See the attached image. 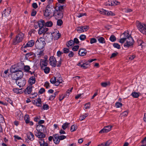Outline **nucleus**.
Masks as SVG:
<instances>
[{
    "instance_id": "obj_1",
    "label": "nucleus",
    "mask_w": 146,
    "mask_h": 146,
    "mask_svg": "<svg viewBox=\"0 0 146 146\" xmlns=\"http://www.w3.org/2000/svg\"><path fill=\"white\" fill-rule=\"evenodd\" d=\"M124 35V37L121 38L119 42L123 44L126 41L123 46L124 47L128 48L132 46L134 43V40L131 35L127 32H124L123 34Z\"/></svg>"
},
{
    "instance_id": "obj_2",
    "label": "nucleus",
    "mask_w": 146,
    "mask_h": 146,
    "mask_svg": "<svg viewBox=\"0 0 146 146\" xmlns=\"http://www.w3.org/2000/svg\"><path fill=\"white\" fill-rule=\"evenodd\" d=\"M44 38L40 37L38 38L35 43L36 48L39 49H42L44 48L46 44Z\"/></svg>"
},
{
    "instance_id": "obj_3",
    "label": "nucleus",
    "mask_w": 146,
    "mask_h": 146,
    "mask_svg": "<svg viewBox=\"0 0 146 146\" xmlns=\"http://www.w3.org/2000/svg\"><path fill=\"white\" fill-rule=\"evenodd\" d=\"M24 37V34L21 32H19L13 40V44L16 45L19 43L22 42Z\"/></svg>"
},
{
    "instance_id": "obj_4",
    "label": "nucleus",
    "mask_w": 146,
    "mask_h": 146,
    "mask_svg": "<svg viewBox=\"0 0 146 146\" xmlns=\"http://www.w3.org/2000/svg\"><path fill=\"white\" fill-rule=\"evenodd\" d=\"M23 76V73L22 71H19L11 75V78L13 80H17L21 79Z\"/></svg>"
},
{
    "instance_id": "obj_5",
    "label": "nucleus",
    "mask_w": 146,
    "mask_h": 146,
    "mask_svg": "<svg viewBox=\"0 0 146 146\" xmlns=\"http://www.w3.org/2000/svg\"><path fill=\"white\" fill-rule=\"evenodd\" d=\"M53 10L52 6L48 5L44 12V16L45 17L49 16L52 12Z\"/></svg>"
},
{
    "instance_id": "obj_6",
    "label": "nucleus",
    "mask_w": 146,
    "mask_h": 146,
    "mask_svg": "<svg viewBox=\"0 0 146 146\" xmlns=\"http://www.w3.org/2000/svg\"><path fill=\"white\" fill-rule=\"evenodd\" d=\"M18 66H13L10 68L11 72L12 73H16L19 71H21L22 69L23 68V66H20L19 64Z\"/></svg>"
},
{
    "instance_id": "obj_7",
    "label": "nucleus",
    "mask_w": 146,
    "mask_h": 146,
    "mask_svg": "<svg viewBox=\"0 0 146 146\" xmlns=\"http://www.w3.org/2000/svg\"><path fill=\"white\" fill-rule=\"evenodd\" d=\"M44 36L45 38V40L48 42H50L52 41L53 36L51 33L47 32L44 34Z\"/></svg>"
},
{
    "instance_id": "obj_8",
    "label": "nucleus",
    "mask_w": 146,
    "mask_h": 146,
    "mask_svg": "<svg viewBox=\"0 0 146 146\" xmlns=\"http://www.w3.org/2000/svg\"><path fill=\"white\" fill-rule=\"evenodd\" d=\"M35 135L39 139V140L40 139H43V138L45 137V135L43 133V132L39 131H34Z\"/></svg>"
},
{
    "instance_id": "obj_9",
    "label": "nucleus",
    "mask_w": 146,
    "mask_h": 146,
    "mask_svg": "<svg viewBox=\"0 0 146 146\" xmlns=\"http://www.w3.org/2000/svg\"><path fill=\"white\" fill-rule=\"evenodd\" d=\"M34 27H43L45 26V23L44 21L42 19L40 20L38 22H35L34 23Z\"/></svg>"
},
{
    "instance_id": "obj_10",
    "label": "nucleus",
    "mask_w": 146,
    "mask_h": 146,
    "mask_svg": "<svg viewBox=\"0 0 146 146\" xmlns=\"http://www.w3.org/2000/svg\"><path fill=\"white\" fill-rule=\"evenodd\" d=\"M17 84L20 88L26 84V80L24 78L16 80Z\"/></svg>"
},
{
    "instance_id": "obj_11",
    "label": "nucleus",
    "mask_w": 146,
    "mask_h": 146,
    "mask_svg": "<svg viewBox=\"0 0 146 146\" xmlns=\"http://www.w3.org/2000/svg\"><path fill=\"white\" fill-rule=\"evenodd\" d=\"M49 64L52 67H55L56 66V60L54 56H52L50 57L49 59Z\"/></svg>"
},
{
    "instance_id": "obj_12",
    "label": "nucleus",
    "mask_w": 146,
    "mask_h": 146,
    "mask_svg": "<svg viewBox=\"0 0 146 146\" xmlns=\"http://www.w3.org/2000/svg\"><path fill=\"white\" fill-rule=\"evenodd\" d=\"M56 18H62L63 17V10H58L56 11L54 13Z\"/></svg>"
},
{
    "instance_id": "obj_13",
    "label": "nucleus",
    "mask_w": 146,
    "mask_h": 146,
    "mask_svg": "<svg viewBox=\"0 0 146 146\" xmlns=\"http://www.w3.org/2000/svg\"><path fill=\"white\" fill-rule=\"evenodd\" d=\"M19 64L20 66H22L23 68V67L25 72L30 73L31 74H33L34 73V71L31 72V71L29 70L30 69V68L29 66L28 65H25L23 66L22 63Z\"/></svg>"
},
{
    "instance_id": "obj_14",
    "label": "nucleus",
    "mask_w": 146,
    "mask_h": 146,
    "mask_svg": "<svg viewBox=\"0 0 146 146\" xmlns=\"http://www.w3.org/2000/svg\"><path fill=\"white\" fill-rule=\"evenodd\" d=\"M111 127L112 126H108L105 127L103 129L99 131V133H102L104 132H108L111 130Z\"/></svg>"
},
{
    "instance_id": "obj_15",
    "label": "nucleus",
    "mask_w": 146,
    "mask_h": 146,
    "mask_svg": "<svg viewBox=\"0 0 146 146\" xmlns=\"http://www.w3.org/2000/svg\"><path fill=\"white\" fill-rule=\"evenodd\" d=\"M45 129V126L42 125H39L36 126V131H38L44 133V132Z\"/></svg>"
},
{
    "instance_id": "obj_16",
    "label": "nucleus",
    "mask_w": 146,
    "mask_h": 146,
    "mask_svg": "<svg viewBox=\"0 0 146 146\" xmlns=\"http://www.w3.org/2000/svg\"><path fill=\"white\" fill-rule=\"evenodd\" d=\"M48 63V62L44 60L43 59H41L40 62V68H41L46 66H47Z\"/></svg>"
},
{
    "instance_id": "obj_17",
    "label": "nucleus",
    "mask_w": 146,
    "mask_h": 146,
    "mask_svg": "<svg viewBox=\"0 0 146 146\" xmlns=\"http://www.w3.org/2000/svg\"><path fill=\"white\" fill-rule=\"evenodd\" d=\"M11 12V9L10 8L5 9L2 13V17H7L8 16Z\"/></svg>"
},
{
    "instance_id": "obj_18",
    "label": "nucleus",
    "mask_w": 146,
    "mask_h": 146,
    "mask_svg": "<svg viewBox=\"0 0 146 146\" xmlns=\"http://www.w3.org/2000/svg\"><path fill=\"white\" fill-rule=\"evenodd\" d=\"M53 141L54 143L56 144H58L60 141L59 137V135L56 134L53 135Z\"/></svg>"
},
{
    "instance_id": "obj_19",
    "label": "nucleus",
    "mask_w": 146,
    "mask_h": 146,
    "mask_svg": "<svg viewBox=\"0 0 146 146\" xmlns=\"http://www.w3.org/2000/svg\"><path fill=\"white\" fill-rule=\"evenodd\" d=\"M48 30V28H40L38 31V33L40 35L43 34V36H44V34L46 33V32Z\"/></svg>"
},
{
    "instance_id": "obj_20",
    "label": "nucleus",
    "mask_w": 146,
    "mask_h": 146,
    "mask_svg": "<svg viewBox=\"0 0 146 146\" xmlns=\"http://www.w3.org/2000/svg\"><path fill=\"white\" fill-rule=\"evenodd\" d=\"M87 53V50L85 49H80L79 51L78 54L80 56H84Z\"/></svg>"
},
{
    "instance_id": "obj_21",
    "label": "nucleus",
    "mask_w": 146,
    "mask_h": 146,
    "mask_svg": "<svg viewBox=\"0 0 146 146\" xmlns=\"http://www.w3.org/2000/svg\"><path fill=\"white\" fill-rule=\"evenodd\" d=\"M32 86L29 85L25 90L24 92L26 94H29L31 93L32 91Z\"/></svg>"
},
{
    "instance_id": "obj_22",
    "label": "nucleus",
    "mask_w": 146,
    "mask_h": 146,
    "mask_svg": "<svg viewBox=\"0 0 146 146\" xmlns=\"http://www.w3.org/2000/svg\"><path fill=\"white\" fill-rule=\"evenodd\" d=\"M35 76H32L30 77L29 80L28 82L30 84V85H32L35 82Z\"/></svg>"
},
{
    "instance_id": "obj_23",
    "label": "nucleus",
    "mask_w": 146,
    "mask_h": 146,
    "mask_svg": "<svg viewBox=\"0 0 146 146\" xmlns=\"http://www.w3.org/2000/svg\"><path fill=\"white\" fill-rule=\"evenodd\" d=\"M35 41L33 40H31L29 41L25 45L24 47H31L33 46L34 44Z\"/></svg>"
},
{
    "instance_id": "obj_24",
    "label": "nucleus",
    "mask_w": 146,
    "mask_h": 146,
    "mask_svg": "<svg viewBox=\"0 0 146 146\" xmlns=\"http://www.w3.org/2000/svg\"><path fill=\"white\" fill-rule=\"evenodd\" d=\"M136 25L137 27H146V25L137 21L136 22Z\"/></svg>"
},
{
    "instance_id": "obj_25",
    "label": "nucleus",
    "mask_w": 146,
    "mask_h": 146,
    "mask_svg": "<svg viewBox=\"0 0 146 146\" xmlns=\"http://www.w3.org/2000/svg\"><path fill=\"white\" fill-rule=\"evenodd\" d=\"M27 136L28 139L30 140L33 141L35 139L34 135L31 132H30L28 133L27 135Z\"/></svg>"
},
{
    "instance_id": "obj_26",
    "label": "nucleus",
    "mask_w": 146,
    "mask_h": 146,
    "mask_svg": "<svg viewBox=\"0 0 146 146\" xmlns=\"http://www.w3.org/2000/svg\"><path fill=\"white\" fill-rule=\"evenodd\" d=\"M41 69L42 70H43L44 73L46 74H48L49 73L50 70V68L48 67H47V66H46L43 68H41Z\"/></svg>"
},
{
    "instance_id": "obj_27",
    "label": "nucleus",
    "mask_w": 146,
    "mask_h": 146,
    "mask_svg": "<svg viewBox=\"0 0 146 146\" xmlns=\"http://www.w3.org/2000/svg\"><path fill=\"white\" fill-rule=\"evenodd\" d=\"M39 142L40 146H48V144L46 143H45L44 139H40L39 140Z\"/></svg>"
},
{
    "instance_id": "obj_28",
    "label": "nucleus",
    "mask_w": 146,
    "mask_h": 146,
    "mask_svg": "<svg viewBox=\"0 0 146 146\" xmlns=\"http://www.w3.org/2000/svg\"><path fill=\"white\" fill-rule=\"evenodd\" d=\"M33 103L37 106L38 107H41L42 106V104H41V100L38 99V100L37 101L34 100Z\"/></svg>"
},
{
    "instance_id": "obj_29",
    "label": "nucleus",
    "mask_w": 146,
    "mask_h": 146,
    "mask_svg": "<svg viewBox=\"0 0 146 146\" xmlns=\"http://www.w3.org/2000/svg\"><path fill=\"white\" fill-rule=\"evenodd\" d=\"M77 30L79 33H82L86 31L89 28H77Z\"/></svg>"
},
{
    "instance_id": "obj_30",
    "label": "nucleus",
    "mask_w": 146,
    "mask_h": 146,
    "mask_svg": "<svg viewBox=\"0 0 146 146\" xmlns=\"http://www.w3.org/2000/svg\"><path fill=\"white\" fill-rule=\"evenodd\" d=\"M140 93L137 92H132L131 95L134 98H137L139 97V96Z\"/></svg>"
},
{
    "instance_id": "obj_31",
    "label": "nucleus",
    "mask_w": 146,
    "mask_h": 146,
    "mask_svg": "<svg viewBox=\"0 0 146 146\" xmlns=\"http://www.w3.org/2000/svg\"><path fill=\"white\" fill-rule=\"evenodd\" d=\"M89 65V62H86L85 63H83V62L82 64L81 65V67L82 68L84 69H86L88 68Z\"/></svg>"
},
{
    "instance_id": "obj_32",
    "label": "nucleus",
    "mask_w": 146,
    "mask_h": 146,
    "mask_svg": "<svg viewBox=\"0 0 146 146\" xmlns=\"http://www.w3.org/2000/svg\"><path fill=\"white\" fill-rule=\"evenodd\" d=\"M24 120L26 124H29V122L30 121L29 116L28 115H26L24 117Z\"/></svg>"
},
{
    "instance_id": "obj_33",
    "label": "nucleus",
    "mask_w": 146,
    "mask_h": 146,
    "mask_svg": "<svg viewBox=\"0 0 146 146\" xmlns=\"http://www.w3.org/2000/svg\"><path fill=\"white\" fill-rule=\"evenodd\" d=\"M99 12L103 15H106V13L107 12V11L105 10H104L103 9H100L98 10Z\"/></svg>"
},
{
    "instance_id": "obj_34",
    "label": "nucleus",
    "mask_w": 146,
    "mask_h": 146,
    "mask_svg": "<svg viewBox=\"0 0 146 146\" xmlns=\"http://www.w3.org/2000/svg\"><path fill=\"white\" fill-rule=\"evenodd\" d=\"M74 42L72 40H70L68 41L66 44L67 46L68 47H69L74 45Z\"/></svg>"
},
{
    "instance_id": "obj_35",
    "label": "nucleus",
    "mask_w": 146,
    "mask_h": 146,
    "mask_svg": "<svg viewBox=\"0 0 146 146\" xmlns=\"http://www.w3.org/2000/svg\"><path fill=\"white\" fill-rule=\"evenodd\" d=\"M61 78L60 77H59L58 78H56V80L55 81V86H58L61 82L62 80Z\"/></svg>"
},
{
    "instance_id": "obj_36",
    "label": "nucleus",
    "mask_w": 146,
    "mask_h": 146,
    "mask_svg": "<svg viewBox=\"0 0 146 146\" xmlns=\"http://www.w3.org/2000/svg\"><path fill=\"white\" fill-rule=\"evenodd\" d=\"M69 124V123L65 122L62 125V128L63 130H65L68 127Z\"/></svg>"
},
{
    "instance_id": "obj_37",
    "label": "nucleus",
    "mask_w": 146,
    "mask_h": 146,
    "mask_svg": "<svg viewBox=\"0 0 146 146\" xmlns=\"http://www.w3.org/2000/svg\"><path fill=\"white\" fill-rule=\"evenodd\" d=\"M77 128L76 125H73L71 127L70 131L71 132H73L76 131Z\"/></svg>"
},
{
    "instance_id": "obj_38",
    "label": "nucleus",
    "mask_w": 146,
    "mask_h": 146,
    "mask_svg": "<svg viewBox=\"0 0 146 146\" xmlns=\"http://www.w3.org/2000/svg\"><path fill=\"white\" fill-rule=\"evenodd\" d=\"M101 86L104 87H105L110 85V82H102L101 83Z\"/></svg>"
},
{
    "instance_id": "obj_39",
    "label": "nucleus",
    "mask_w": 146,
    "mask_h": 146,
    "mask_svg": "<svg viewBox=\"0 0 146 146\" xmlns=\"http://www.w3.org/2000/svg\"><path fill=\"white\" fill-rule=\"evenodd\" d=\"M53 23L51 21H48L45 23V26L47 27H51Z\"/></svg>"
},
{
    "instance_id": "obj_40",
    "label": "nucleus",
    "mask_w": 146,
    "mask_h": 146,
    "mask_svg": "<svg viewBox=\"0 0 146 146\" xmlns=\"http://www.w3.org/2000/svg\"><path fill=\"white\" fill-rule=\"evenodd\" d=\"M138 30L143 34L146 33V28H138Z\"/></svg>"
},
{
    "instance_id": "obj_41",
    "label": "nucleus",
    "mask_w": 146,
    "mask_h": 146,
    "mask_svg": "<svg viewBox=\"0 0 146 146\" xmlns=\"http://www.w3.org/2000/svg\"><path fill=\"white\" fill-rule=\"evenodd\" d=\"M98 40L100 43H104L105 42V39L103 37H102L99 38L98 39Z\"/></svg>"
},
{
    "instance_id": "obj_42",
    "label": "nucleus",
    "mask_w": 146,
    "mask_h": 146,
    "mask_svg": "<svg viewBox=\"0 0 146 146\" xmlns=\"http://www.w3.org/2000/svg\"><path fill=\"white\" fill-rule=\"evenodd\" d=\"M56 80V78L55 77H52L50 80V82L53 84H54L55 85V81Z\"/></svg>"
},
{
    "instance_id": "obj_43",
    "label": "nucleus",
    "mask_w": 146,
    "mask_h": 146,
    "mask_svg": "<svg viewBox=\"0 0 146 146\" xmlns=\"http://www.w3.org/2000/svg\"><path fill=\"white\" fill-rule=\"evenodd\" d=\"M88 114L85 113L83 115L80 116L79 119L80 120L82 121L85 119V118L88 116Z\"/></svg>"
},
{
    "instance_id": "obj_44",
    "label": "nucleus",
    "mask_w": 146,
    "mask_h": 146,
    "mask_svg": "<svg viewBox=\"0 0 146 146\" xmlns=\"http://www.w3.org/2000/svg\"><path fill=\"white\" fill-rule=\"evenodd\" d=\"M115 105L116 108H119L122 106L123 104L121 103L117 102L115 104Z\"/></svg>"
},
{
    "instance_id": "obj_45",
    "label": "nucleus",
    "mask_w": 146,
    "mask_h": 146,
    "mask_svg": "<svg viewBox=\"0 0 146 146\" xmlns=\"http://www.w3.org/2000/svg\"><path fill=\"white\" fill-rule=\"evenodd\" d=\"M110 40L112 42H114L116 40V38L113 35H111L110 38Z\"/></svg>"
},
{
    "instance_id": "obj_46",
    "label": "nucleus",
    "mask_w": 146,
    "mask_h": 146,
    "mask_svg": "<svg viewBox=\"0 0 146 146\" xmlns=\"http://www.w3.org/2000/svg\"><path fill=\"white\" fill-rule=\"evenodd\" d=\"M106 15L108 16H114L115 15V14L110 11H107Z\"/></svg>"
},
{
    "instance_id": "obj_47",
    "label": "nucleus",
    "mask_w": 146,
    "mask_h": 146,
    "mask_svg": "<svg viewBox=\"0 0 146 146\" xmlns=\"http://www.w3.org/2000/svg\"><path fill=\"white\" fill-rule=\"evenodd\" d=\"M67 95H60L59 96V99L60 101H61L64 98L66 97Z\"/></svg>"
},
{
    "instance_id": "obj_48",
    "label": "nucleus",
    "mask_w": 146,
    "mask_h": 146,
    "mask_svg": "<svg viewBox=\"0 0 146 146\" xmlns=\"http://www.w3.org/2000/svg\"><path fill=\"white\" fill-rule=\"evenodd\" d=\"M38 57H40L41 56H43L44 55V53L43 51L42 50L40 51L37 54Z\"/></svg>"
},
{
    "instance_id": "obj_49",
    "label": "nucleus",
    "mask_w": 146,
    "mask_h": 146,
    "mask_svg": "<svg viewBox=\"0 0 146 146\" xmlns=\"http://www.w3.org/2000/svg\"><path fill=\"white\" fill-rule=\"evenodd\" d=\"M113 46L115 48H116L118 49H119L120 48V45L117 43H114L113 44Z\"/></svg>"
},
{
    "instance_id": "obj_50",
    "label": "nucleus",
    "mask_w": 146,
    "mask_h": 146,
    "mask_svg": "<svg viewBox=\"0 0 146 146\" xmlns=\"http://www.w3.org/2000/svg\"><path fill=\"white\" fill-rule=\"evenodd\" d=\"M79 48V46L78 45H76L74 46L72 48V50L74 51H77Z\"/></svg>"
},
{
    "instance_id": "obj_51",
    "label": "nucleus",
    "mask_w": 146,
    "mask_h": 146,
    "mask_svg": "<svg viewBox=\"0 0 146 146\" xmlns=\"http://www.w3.org/2000/svg\"><path fill=\"white\" fill-rule=\"evenodd\" d=\"M112 1H108L106 3V5L112 6Z\"/></svg>"
},
{
    "instance_id": "obj_52",
    "label": "nucleus",
    "mask_w": 146,
    "mask_h": 146,
    "mask_svg": "<svg viewBox=\"0 0 146 146\" xmlns=\"http://www.w3.org/2000/svg\"><path fill=\"white\" fill-rule=\"evenodd\" d=\"M79 38L81 40H84L86 38V36L84 35H82L79 37Z\"/></svg>"
},
{
    "instance_id": "obj_53",
    "label": "nucleus",
    "mask_w": 146,
    "mask_h": 146,
    "mask_svg": "<svg viewBox=\"0 0 146 146\" xmlns=\"http://www.w3.org/2000/svg\"><path fill=\"white\" fill-rule=\"evenodd\" d=\"M45 91V90L44 88H41L39 90L38 93L39 94H43Z\"/></svg>"
},
{
    "instance_id": "obj_54",
    "label": "nucleus",
    "mask_w": 146,
    "mask_h": 146,
    "mask_svg": "<svg viewBox=\"0 0 146 146\" xmlns=\"http://www.w3.org/2000/svg\"><path fill=\"white\" fill-rule=\"evenodd\" d=\"M112 3V5H119L120 2L116 1H113Z\"/></svg>"
},
{
    "instance_id": "obj_55",
    "label": "nucleus",
    "mask_w": 146,
    "mask_h": 146,
    "mask_svg": "<svg viewBox=\"0 0 146 146\" xmlns=\"http://www.w3.org/2000/svg\"><path fill=\"white\" fill-rule=\"evenodd\" d=\"M63 52L64 53H68L69 52V50L68 48H63Z\"/></svg>"
},
{
    "instance_id": "obj_56",
    "label": "nucleus",
    "mask_w": 146,
    "mask_h": 146,
    "mask_svg": "<svg viewBox=\"0 0 146 146\" xmlns=\"http://www.w3.org/2000/svg\"><path fill=\"white\" fill-rule=\"evenodd\" d=\"M5 100L13 106V102L10 99L8 98H7Z\"/></svg>"
},
{
    "instance_id": "obj_57",
    "label": "nucleus",
    "mask_w": 146,
    "mask_h": 146,
    "mask_svg": "<svg viewBox=\"0 0 146 146\" xmlns=\"http://www.w3.org/2000/svg\"><path fill=\"white\" fill-rule=\"evenodd\" d=\"M63 22L61 20H58L57 21V25L58 26H60L62 25Z\"/></svg>"
},
{
    "instance_id": "obj_58",
    "label": "nucleus",
    "mask_w": 146,
    "mask_h": 146,
    "mask_svg": "<svg viewBox=\"0 0 146 146\" xmlns=\"http://www.w3.org/2000/svg\"><path fill=\"white\" fill-rule=\"evenodd\" d=\"M96 42V40L94 38H91L90 40V43L91 44H92Z\"/></svg>"
},
{
    "instance_id": "obj_59",
    "label": "nucleus",
    "mask_w": 146,
    "mask_h": 146,
    "mask_svg": "<svg viewBox=\"0 0 146 146\" xmlns=\"http://www.w3.org/2000/svg\"><path fill=\"white\" fill-rule=\"evenodd\" d=\"M86 13H79L77 15V17L78 18L81 17L83 16L86 15Z\"/></svg>"
},
{
    "instance_id": "obj_60",
    "label": "nucleus",
    "mask_w": 146,
    "mask_h": 146,
    "mask_svg": "<svg viewBox=\"0 0 146 146\" xmlns=\"http://www.w3.org/2000/svg\"><path fill=\"white\" fill-rule=\"evenodd\" d=\"M59 137L60 141V140H62L63 139H65V138H66V136H65V135H61V136L59 135Z\"/></svg>"
},
{
    "instance_id": "obj_61",
    "label": "nucleus",
    "mask_w": 146,
    "mask_h": 146,
    "mask_svg": "<svg viewBox=\"0 0 146 146\" xmlns=\"http://www.w3.org/2000/svg\"><path fill=\"white\" fill-rule=\"evenodd\" d=\"M74 54L72 51L70 52V53L68 54V56L70 58H71L74 56Z\"/></svg>"
},
{
    "instance_id": "obj_62",
    "label": "nucleus",
    "mask_w": 146,
    "mask_h": 146,
    "mask_svg": "<svg viewBox=\"0 0 146 146\" xmlns=\"http://www.w3.org/2000/svg\"><path fill=\"white\" fill-rule=\"evenodd\" d=\"M44 86L46 88H50L49 84L47 82H45L44 84Z\"/></svg>"
},
{
    "instance_id": "obj_63",
    "label": "nucleus",
    "mask_w": 146,
    "mask_h": 146,
    "mask_svg": "<svg viewBox=\"0 0 146 146\" xmlns=\"http://www.w3.org/2000/svg\"><path fill=\"white\" fill-rule=\"evenodd\" d=\"M43 108L44 110H47L48 109L49 106L47 104H44L43 106Z\"/></svg>"
},
{
    "instance_id": "obj_64",
    "label": "nucleus",
    "mask_w": 146,
    "mask_h": 146,
    "mask_svg": "<svg viewBox=\"0 0 146 146\" xmlns=\"http://www.w3.org/2000/svg\"><path fill=\"white\" fill-rule=\"evenodd\" d=\"M20 89L18 88H14L13 89V91L16 93H18L19 92V90H20Z\"/></svg>"
}]
</instances>
